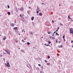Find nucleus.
<instances>
[{
  "mask_svg": "<svg viewBox=\"0 0 73 73\" xmlns=\"http://www.w3.org/2000/svg\"><path fill=\"white\" fill-rule=\"evenodd\" d=\"M60 46L61 48H62V45H61Z\"/></svg>",
  "mask_w": 73,
  "mask_h": 73,
  "instance_id": "nucleus-27",
  "label": "nucleus"
},
{
  "mask_svg": "<svg viewBox=\"0 0 73 73\" xmlns=\"http://www.w3.org/2000/svg\"><path fill=\"white\" fill-rule=\"evenodd\" d=\"M0 35L1 36V35Z\"/></svg>",
  "mask_w": 73,
  "mask_h": 73,
  "instance_id": "nucleus-44",
  "label": "nucleus"
},
{
  "mask_svg": "<svg viewBox=\"0 0 73 73\" xmlns=\"http://www.w3.org/2000/svg\"><path fill=\"white\" fill-rule=\"evenodd\" d=\"M47 65H50V63H47Z\"/></svg>",
  "mask_w": 73,
  "mask_h": 73,
  "instance_id": "nucleus-17",
  "label": "nucleus"
},
{
  "mask_svg": "<svg viewBox=\"0 0 73 73\" xmlns=\"http://www.w3.org/2000/svg\"><path fill=\"white\" fill-rule=\"evenodd\" d=\"M43 4H44V3H42V5Z\"/></svg>",
  "mask_w": 73,
  "mask_h": 73,
  "instance_id": "nucleus-38",
  "label": "nucleus"
},
{
  "mask_svg": "<svg viewBox=\"0 0 73 73\" xmlns=\"http://www.w3.org/2000/svg\"><path fill=\"white\" fill-rule=\"evenodd\" d=\"M1 56V57H2V56Z\"/></svg>",
  "mask_w": 73,
  "mask_h": 73,
  "instance_id": "nucleus-49",
  "label": "nucleus"
},
{
  "mask_svg": "<svg viewBox=\"0 0 73 73\" xmlns=\"http://www.w3.org/2000/svg\"><path fill=\"white\" fill-rule=\"evenodd\" d=\"M24 40H25V38H24Z\"/></svg>",
  "mask_w": 73,
  "mask_h": 73,
  "instance_id": "nucleus-46",
  "label": "nucleus"
},
{
  "mask_svg": "<svg viewBox=\"0 0 73 73\" xmlns=\"http://www.w3.org/2000/svg\"><path fill=\"white\" fill-rule=\"evenodd\" d=\"M31 34L32 35V34H33V33H31Z\"/></svg>",
  "mask_w": 73,
  "mask_h": 73,
  "instance_id": "nucleus-39",
  "label": "nucleus"
},
{
  "mask_svg": "<svg viewBox=\"0 0 73 73\" xmlns=\"http://www.w3.org/2000/svg\"><path fill=\"white\" fill-rule=\"evenodd\" d=\"M22 42H24V40H22Z\"/></svg>",
  "mask_w": 73,
  "mask_h": 73,
  "instance_id": "nucleus-26",
  "label": "nucleus"
},
{
  "mask_svg": "<svg viewBox=\"0 0 73 73\" xmlns=\"http://www.w3.org/2000/svg\"><path fill=\"white\" fill-rule=\"evenodd\" d=\"M65 35H63V39H64V38H64V37H65Z\"/></svg>",
  "mask_w": 73,
  "mask_h": 73,
  "instance_id": "nucleus-15",
  "label": "nucleus"
},
{
  "mask_svg": "<svg viewBox=\"0 0 73 73\" xmlns=\"http://www.w3.org/2000/svg\"><path fill=\"white\" fill-rule=\"evenodd\" d=\"M44 45H46V43H45V44H44Z\"/></svg>",
  "mask_w": 73,
  "mask_h": 73,
  "instance_id": "nucleus-37",
  "label": "nucleus"
},
{
  "mask_svg": "<svg viewBox=\"0 0 73 73\" xmlns=\"http://www.w3.org/2000/svg\"><path fill=\"white\" fill-rule=\"evenodd\" d=\"M5 51L7 53H8L9 55H10V52H9V50H5Z\"/></svg>",
  "mask_w": 73,
  "mask_h": 73,
  "instance_id": "nucleus-1",
  "label": "nucleus"
},
{
  "mask_svg": "<svg viewBox=\"0 0 73 73\" xmlns=\"http://www.w3.org/2000/svg\"><path fill=\"white\" fill-rule=\"evenodd\" d=\"M38 65L39 66H41V65L40 64H38Z\"/></svg>",
  "mask_w": 73,
  "mask_h": 73,
  "instance_id": "nucleus-28",
  "label": "nucleus"
},
{
  "mask_svg": "<svg viewBox=\"0 0 73 73\" xmlns=\"http://www.w3.org/2000/svg\"><path fill=\"white\" fill-rule=\"evenodd\" d=\"M5 38H6V37H5V36H4V38H3V40H5Z\"/></svg>",
  "mask_w": 73,
  "mask_h": 73,
  "instance_id": "nucleus-11",
  "label": "nucleus"
},
{
  "mask_svg": "<svg viewBox=\"0 0 73 73\" xmlns=\"http://www.w3.org/2000/svg\"><path fill=\"white\" fill-rule=\"evenodd\" d=\"M64 41H65V39H64Z\"/></svg>",
  "mask_w": 73,
  "mask_h": 73,
  "instance_id": "nucleus-43",
  "label": "nucleus"
},
{
  "mask_svg": "<svg viewBox=\"0 0 73 73\" xmlns=\"http://www.w3.org/2000/svg\"><path fill=\"white\" fill-rule=\"evenodd\" d=\"M55 33H56V32H54V34H53V35L52 36H54V34Z\"/></svg>",
  "mask_w": 73,
  "mask_h": 73,
  "instance_id": "nucleus-23",
  "label": "nucleus"
},
{
  "mask_svg": "<svg viewBox=\"0 0 73 73\" xmlns=\"http://www.w3.org/2000/svg\"><path fill=\"white\" fill-rule=\"evenodd\" d=\"M7 67H10V65L9 64V62H7Z\"/></svg>",
  "mask_w": 73,
  "mask_h": 73,
  "instance_id": "nucleus-3",
  "label": "nucleus"
},
{
  "mask_svg": "<svg viewBox=\"0 0 73 73\" xmlns=\"http://www.w3.org/2000/svg\"><path fill=\"white\" fill-rule=\"evenodd\" d=\"M8 8H9V6L8 5Z\"/></svg>",
  "mask_w": 73,
  "mask_h": 73,
  "instance_id": "nucleus-29",
  "label": "nucleus"
},
{
  "mask_svg": "<svg viewBox=\"0 0 73 73\" xmlns=\"http://www.w3.org/2000/svg\"><path fill=\"white\" fill-rule=\"evenodd\" d=\"M72 21H73V20H72Z\"/></svg>",
  "mask_w": 73,
  "mask_h": 73,
  "instance_id": "nucleus-52",
  "label": "nucleus"
},
{
  "mask_svg": "<svg viewBox=\"0 0 73 73\" xmlns=\"http://www.w3.org/2000/svg\"><path fill=\"white\" fill-rule=\"evenodd\" d=\"M46 35V34H44V35Z\"/></svg>",
  "mask_w": 73,
  "mask_h": 73,
  "instance_id": "nucleus-55",
  "label": "nucleus"
},
{
  "mask_svg": "<svg viewBox=\"0 0 73 73\" xmlns=\"http://www.w3.org/2000/svg\"><path fill=\"white\" fill-rule=\"evenodd\" d=\"M13 29H15V30H17V27H14Z\"/></svg>",
  "mask_w": 73,
  "mask_h": 73,
  "instance_id": "nucleus-5",
  "label": "nucleus"
},
{
  "mask_svg": "<svg viewBox=\"0 0 73 73\" xmlns=\"http://www.w3.org/2000/svg\"><path fill=\"white\" fill-rule=\"evenodd\" d=\"M58 40V39H57V40H56V43H57V40Z\"/></svg>",
  "mask_w": 73,
  "mask_h": 73,
  "instance_id": "nucleus-25",
  "label": "nucleus"
},
{
  "mask_svg": "<svg viewBox=\"0 0 73 73\" xmlns=\"http://www.w3.org/2000/svg\"><path fill=\"white\" fill-rule=\"evenodd\" d=\"M58 29H57V30L56 31V32H57V31H58Z\"/></svg>",
  "mask_w": 73,
  "mask_h": 73,
  "instance_id": "nucleus-34",
  "label": "nucleus"
},
{
  "mask_svg": "<svg viewBox=\"0 0 73 73\" xmlns=\"http://www.w3.org/2000/svg\"><path fill=\"white\" fill-rule=\"evenodd\" d=\"M50 39H51V40H53V38L52 36H50Z\"/></svg>",
  "mask_w": 73,
  "mask_h": 73,
  "instance_id": "nucleus-6",
  "label": "nucleus"
},
{
  "mask_svg": "<svg viewBox=\"0 0 73 73\" xmlns=\"http://www.w3.org/2000/svg\"><path fill=\"white\" fill-rule=\"evenodd\" d=\"M19 49H20V48H19Z\"/></svg>",
  "mask_w": 73,
  "mask_h": 73,
  "instance_id": "nucleus-48",
  "label": "nucleus"
},
{
  "mask_svg": "<svg viewBox=\"0 0 73 73\" xmlns=\"http://www.w3.org/2000/svg\"><path fill=\"white\" fill-rule=\"evenodd\" d=\"M48 44H50L51 43V42L50 41H49L48 42Z\"/></svg>",
  "mask_w": 73,
  "mask_h": 73,
  "instance_id": "nucleus-16",
  "label": "nucleus"
},
{
  "mask_svg": "<svg viewBox=\"0 0 73 73\" xmlns=\"http://www.w3.org/2000/svg\"><path fill=\"white\" fill-rule=\"evenodd\" d=\"M46 46H50V45H49V44H47V45H46Z\"/></svg>",
  "mask_w": 73,
  "mask_h": 73,
  "instance_id": "nucleus-30",
  "label": "nucleus"
},
{
  "mask_svg": "<svg viewBox=\"0 0 73 73\" xmlns=\"http://www.w3.org/2000/svg\"><path fill=\"white\" fill-rule=\"evenodd\" d=\"M48 34H50V32H48Z\"/></svg>",
  "mask_w": 73,
  "mask_h": 73,
  "instance_id": "nucleus-33",
  "label": "nucleus"
},
{
  "mask_svg": "<svg viewBox=\"0 0 73 73\" xmlns=\"http://www.w3.org/2000/svg\"><path fill=\"white\" fill-rule=\"evenodd\" d=\"M60 62H61V61H60Z\"/></svg>",
  "mask_w": 73,
  "mask_h": 73,
  "instance_id": "nucleus-53",
  "label": "nucleus"
},
{
  "mask_svg": "<svg viewBox=\"0 0 73 73\" xmlns=\"http://www.w3.org/2000/svg\"><path fill=\"white\" fill-rule=\"evenodd\" d=\"M70 29V33H72V34H73V29Z\"/></svg>",
  "mask_w": 73,
  "mask_h": 73,
  "instance_id": "nucleus-2",
  "label": "nucleus"
},
{
  "mask_svg": "<svg viewBox=\"0 0 73 73\" xmlns=\"http://www.w3.org/2000/svg\"><path fill=\"white\" fill-rule=\"evenodd\" d=\"M56 35H57L58 36H59V34H58L57 33H56Z\"/></svg>",
  "mask_w": 73,
  "mask_h": 73,
  "instance_id": "nucleus-19",
  "label": "nucleus"
},
{
  "mask_svg": "<svg viewBox=\"0 0 73 73\" xmlns=\"http://www.w3.org/2000/svg\"><path fill=\"white\" fill-rule=\"evenodd\" d=\"M37 15H38V14H37Z\"/></svg>",
  "mask_w": 73,
  "mask_h": 73,
  "instance_id": "nucleus-47",
  "label": "nucleus"
},
{
  "mask_svg": "<svg viewBox=\"0 0 73 73\" xmlns=\"http://www.w3.org/2000/svg\"><path fill=\"white\" fill-rule=\"evenodd\" d=\"M4 60H5V59L4 58H3Z\"/></svg>",
  "mask_w": 73,
  "mask_h": 73,
  "instance_id": "nucleus-54",
  "label": "nucleus"
},
{
  "mask_svg": "<svg viewBox=\"0 0 73 73\" xmlns=\"http://www.w3.org/2000/svg\"><path fill=\"white\" fill-rule=\"evenodd\" d=\"M20 17H22V15L21 14H20Z\"/></svg>",
  "mask_w": 73,
  "mask_h": 73,
  "instance_id": "nucleus-18",
  "label": "nucleus"
},
{
  "mask_svg": "<svg viewBox=\"0 0 73 73\" xmlns=\"http://www.w3.org/2000/svg\"><path fill=\"white\" fill-rule=\"evenodd\" d=\"M42 38H43V37H42Z\"/></svg>",
  "mask_w": 73,
  "mask_h": 73,
  "instance_id": "nucleus-45",
  "label": "nucleus"
},
{
  "mask_svg": "<svg viewBox=\"0 0 73 73\" xmlns=\"http://www.w3.org/2000/svg\"><path fill=\"white\" fill-rule=\"evenodd\" d=\"M68 19H70V17L69 16H68Z\"/></svg>",
  "mask_w": 73,
  "mask_h": 73,
  "instance_id": "nucleus-13",
  "label": "nucleus"
},
{
  "mask_svg": "<svg viewBox=\"0 0 73 73\" xmlns=\"http://www.w3.org/2000/svg\"><path fill=\"white\" fill-rule=\"evenodd\" d=\"M52 23H54V21H53V20L52 21Z\"/></svg>",
  "mask_w": 73,
  "mask_h": 73,
  "instance_id": "nucleus-24",
  "label": "nucleus"
},
{
  "mask_svg": "<svg viewBox=\"0 0 73 73\" xmlns=\"http://www.w3.org/2000/svg\"><path fill=\"white\" fill-rule=\"evenodd\" d=\"M60 42H61V41L60 40L59 42V43H60Z\"/></svg>",
  "mask_w": 73,
  "mask_h": 73,
  "instance_id": "nucleus-35",
  "label": "nucleus"
},
{
  "mask_svg": "<svg viewBox=\"0 0 73 73\" xmlns=\"http://www.w3.org/2000/svg\"><path fill=\"white\" fill-rule=\"evenodd\" d=\"M31 19L32 20H34V17H31Z\"/></svg>",
  "mask_w": 73,
  "mask_h": 73,
  "instance_id": "nucleus-7",
  "label": "nucleus"
},
{
  "mask_svg": "<svg viewBox=\"0 0 73 73\" xmlns=\"http://www.w3.org/2000/svg\"><path fill=\"white\" fill-rule=\"evenodd\" d=\"M27 45H29L30 44V43L28 42L27 43Z\"/></svg>",
  "mask_w": 73,
  "mask_h": 73,
  "instance_id": "nucleus-12",
  "label": "nucleus"
},
{
  "mask_svg": "<svg viewBox=\"0 0 73 73\" xmlns=\"http://www.w3.org/2000/svg\"><path fill=\"white\" fill-rule=\"evenodd\" d=\"M72 48H73V45L72 46Z\"/></svg>",
  "mask_w": 73,
  "mask_h": 73,
  "instance_id": "nucleus-42",
  "label": "nucleus"
},
{
  "mask_svg": "<svg viewBox=\"0 0 73 73\" xmlns=\"http://www.w3.org/2000/svg\"><path fill=\"white\" fill-rule=\"evenodd\" d=\"M59 28H60V27H57V29H58H58H59Z\"/></svg>",
  "mask_w": 73,
  "mask_h": 73,
  "instance_id": "nucleus-22",
  "label": "nucleus"
},
{
  "mask_svg": "<svg viewBox=\"0 0 73 73\" xmlns=\"http://www.w3.org/2000/svg\"><path fill=\"white\" fill-rule=\"evenodd\" d=\"M7 13L9 15H11V13H10V12H8Z\"/></svg>",
  "mask_w": 73,
  "mask_h": 73,
  "instance_id": "nucleus-9",
  "label": "nucleus"
},
{
  "mask_svg": "<svg viewBox=\"0 0 73 73\" xmlns=\"http://www.w3.org/2000/svg\"><path fill=\"white\" fill-rule=\"evenodd\" d=\"M29 8H31V7H29Z\"/></svg>",
  "mask_w": 73,
  "mask_h": 73,
  "instance_id": "nucleus-40",
  "label": "nucleus"
},
{
  "mask_svg": "<svg viewBox=\"0 0 73 73\" xmlns=\"http://www.w3.org/2000/svg\"><path fill=\"white\" fill-rule=\"evenodd\" d=\"M11 26L12 27H14V24H13V23H12V24H11Z\"/></svg>",
  "mask_w": 73,
  "mask_h": 73,
  "instance_id": "nucleus-10",
  "label": "nucleus"
},
{
  "mask_svg": "<svg viewBox=\"0 0 73 73\" xmlns=\"http://www.w3.org/2000/svg\"><path fill=\"white\" fill-rule=\"evenodd\" d=\"M24 32H25V31H24Z\"/></svg>",
  "mask_w": 73,
  "mask_h": 73,
  "instance_id": "nucleus-50",
  "label": "nucleus"
},
{
  "mask_svg": "<svg viewBox=\"0 0 73 73\" xmlns=\"http://www.w3.org/2000/svg\"><path fill=\"white\" fill-rule=\"evenodd\" d=\"M36 13H39V11H36Z\"/></svg>",
  "mask_w": 73,
  "mask_h": 73,
  "instance_id": "nucleus-20",
  "label": "nucleus"
},
{
  "mask_svg": "<svg viewBox=\"0 0 73 73\" xmlns=\"http://www.w3.org/2000/svg\"><path fill=\"white\" fill-rule=\"evenodd\" d=\"M65 73V72H64V73Z\"/></svg>",
  "mask_w": 73,
  "mask_h": 73,
  "instance_id": "nucleus-57",
  "label": "nucleus"
},
{
  "mask_svg": "<svg viewBox=\"0 0 73 73\" xmlns=\"http://www.w3.org/2000/svg\"><path fill=\"white\" fill-rule=\"evenodd\" d=\"M44 62H48V61H47V60H44Z\"/></svg>",
  "mask_w": 73,
  "mask_h": 73,
  "instance_id": "nucleus-14",
  "label": "nucleus"
},
{
  "mask_svg": "<svg viewBox=\"0 0 73 73\" xmlns=\"http://www.w3.org/2000/svg\"><path fill=\"white\" fill-rule=\"evenodd\" d=\"M36 11H37V9H36Z\"/></svg>",
  "mask_w": 73,
  "mask_h": 73,
  "instance_id": "nucleus-51",
  "label": "nucleus"
},
{
  "mask_svg": "<svg viewBox=\"0 0 73 73\" xmlns=\"http://www.w3.org/2000/svg\"><path fill=\"white\" fill-rule=\"evenodd\" d=\"M39 15L40 16H42V14L41 13H40L39 14Z\"/></svg>",
  "mask_w": 73,
  "mask_h": 73,
  "instance_id": "nucleus-8",
  "label": "nucleus"
},
{
  "mask_svg": "<svg viewBox=\"0 0 73 73\" xmlns=\"http://www.w3.org/2000/svg\"><path fill=\"white\" fill-rule=\"evenodd\" d=\"M19 35H20V34H19Z\"/></svg>",
  "mask_w": 73,
  "mask_h": 73,
  "instance_id": "nucleus-56",
  "label": "nucleus"
},
{
  "mask_svg": "<svg viewBox=\"0 0 73 73\" xmlns=\"http://www.w3.org/2000/svg\"><path fill=\"white\" fill-rule=\"evenodd\" d=\"M48 58H50V57L49 56H48Z\"/></svg>",
  "mask_w": 73,
  "mask_h": 73,
  "instance_id": "nucleus-32",
  "label": "nucleus"
},
{
  "mask_svg": "<svg viewBox=\"0 0 73 73\" xmlns=\"http://www.w3.org/2000/svg\"><path fill=\"white\" fill-rule=\"evenodd\" d=\"M58 47L59 48H61V46H58Z\"/></svg>",
  "mask_w": 73,
  "mask_h": 73,
  "instance_id": "nucleus-31",
  "label": "nucleus"
},
{
  "mask_svg": "<svg viewBox=\"0 0 73 73\" xmlns=\"http://www.w3.org/2000/svg\"><path fill=\"white\" fill-rule=\"evenodd\" d=\"M24 10V7H21L20 9V10L21 11H23Z\"/></svg>",
  "mask_w": 73,
  "mask_h": 73,
  "instance_id": "nucleus-4",
  "label": "nucleus"
},
{
  "mask_svg": "<svg viewBox=\"0 0 73 73\" xmlns=\"http://www.w3.org/2000/svg\"><path fill=\"white\" fill-rule=\"evenodd\" d=\"M60 25H61V26H63V25H62V24L61 23L60 24Z\"/></svg>",
  "mask_w": 73,
  "mask_h": 73,
  "instance_id": "nucleus-21",
  "label": "nucleus"
},
{
  "mask_svg": "<svg viewBox=\"0 0 73 73\" xmlns=\"http://www.w3.org/2000/svg\"><path fill=\"white\" fill-rule=\"evenodd\" d=\"M59 6H61V5H59Z\"/></svg>",
  "mask_w": 73,
  "mask_h": 73,
  "instance_id": "nucleus-41",
  "label": "nucleus"
},
{
  "mask_svg": "<svg viewBox=\"0 0 73 73\" xmlns=\"http://www.w3.org/2000/svg\"><path fill=\"white\" fill-rule=\"evenodd\" d=\"M73 42V40H72V41H71V43H72V42Z\"/></svg>",
  "mask_w": 73,
  "mask_h": 73,
  "instance_id": "nucleus-36",
  "label": "nucleus"
}]
</instances>
